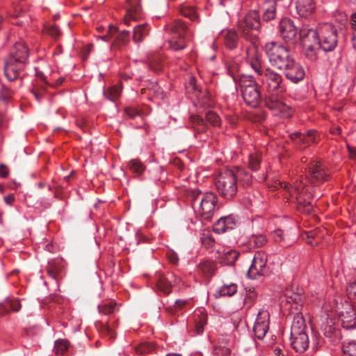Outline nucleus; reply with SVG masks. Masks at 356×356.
<instances>
[{
    "instance_id": "obj_1",
    "label": "nucleus",
    "mask_w": 356,
    "mask_h": 356,
    "mask_svg": "<svg viewBox=\"0 0 356 356\" xmlns=\"http://www.w3.org/2000/svg\"><path fill=\"white\" fill-rule=\"evenodd\" d=\"M29 59V49L23 42H16L5 60L4 74L10 82L17 81Z\"/></svg>"
},
{
    "instance_id": "obj_2",
    "label": "nucleus",
    "mask_w": 356,
    "mask_h": 356,
    "mask_svg": "<svg viewBox=\"0 0 356 356\" xmlns=\"http://www.w3.org/2000/svg\"><path fill=\"white\" fill-rule=\"evenodd\" d=\"M279 185L284 190V195L286 199L299 206H302L306 212H309L312 210L311 199L315 197V195L301 180H296L292 184L280 182Z\"/></svg>"
},
{
    "instance_id": "obj_3",
    "label": "nucleus",
    "mask_w": 356,
    "mask_h": 356,
    "mask_svg": "<svg viewBox=\"0 0 356 356\" xmlns=\"http://www.w3.org/2000/svg\"><path fill=\"white\" fill-rule=\"evenodd\" d=\"M337 28L332 23L320 24L315 29H311L308 35L314 39L323 51H333L338 43Z\"/></svg>"
},
{
    "instance_id": "obj_4",
    "label": "nucleus",
    "mask_w": 356,
    "mask_h": 356,
    "mask_svg": "<svg viewBox=\"0 0 356 356\" xmlns=\"http://www.w3.org/2000/svg\"><path fill=\"white\" fill-rule=\"evenodd\" d=\"M264 51L271 66L279 70L294 58L290 49L279 42H266Z\"/></svg>"
},
{
    "instance_id": "obj_5",
    "label": "nucleus",
    "mask_w": 356,
    "mask_h": 356,
    "mask_svg": "<svg viewBox=\"0 0 356 356\" xmlns=\"http://www.w3.org/2000/svg\"><path fill=\"white\" fill-rule=\"evenodd\" d=\"M216 188L220 195L226 200L235 196L238 184L234 170H227L221 172L216 181Z\"/></svg>"
},
{
    "instance_id": "obj_6",
    "label": "nucleus",
    "mask_w": 356,
    "mask_h": 356,
    "mask_svg": "<svg viewBox=\"0 0 356 356\" xmlns=\"http://www.w3.org/2000/svg\"><path fill=\"white\" fill-rule=\"evenodd\" d=\"M218 197L214 193H206L194 200L199 204V213L203 220H211L215 212Z\"/></svg>"
},
{
    "instance_id": "obj_7",
    "label": "nucleus",
    "mask_w": 356,
    "mask_h": 356,
    "mask_svg": "<svg viewBox=\"0 0 356 356\" xmlns=\"http://www.w3.org/2000/svg\"><path fill=\"white\" fill-rule=\"evenodd\" d=\"M339 317L342 327L346 330H353L356 334V312L354 307L348 301L337 305Z\"/></svg>"
},
{
    "instance_id": "obj_8",
    "label": "nucleus",
    "mask_w": 356,
    "mask_h": 356,
    "mask_svg": "<svg viewBox=\"0 0 356 356\" xmlns=\"http://www.w3.org/2000/svg\"><path fill=\"white\" fill-rule=\"evenodd\" d=\"M267 273V255L261 251L254 254L252 264L247 272L249 278L255 280Z\"/></svg>"
},
{
    "instance_id": "obj_9",
    "label": "nucleus",
    "mask_w": 356,
    "mask_h": 356,
    "mask_svg": "<svg viewBox=\"0 0 356 356\" xmlns=\"http://www.w3.org/2000/svg\"><path fill=\"white\" fill-rule=\"evenodd\" d=\"M239 29L245 36L249 31H259L261 27V13L257 10H251L248 12L243 19L239 22Z\"/></svg>"
},
{
    "instance_id": "obj_10",
    "label": "nucleus",
    "mask_w": 356,
    "mask_h": 356,
    "mask_svg": "<svg viewBox=\"0 0 356 356\" xmlns=\"http://www.w3.org/2000/svg\"><path fill=\"white\" fill-rule=\"evenodd\" d=\"M261 77L262 82L268 92H275L282 89V76L270 67L264 68Z\"/></svg>"
},
{
    "instance_id": "obj_11",
    "label": "nucleus",
    "mask_w": 356,
    "mask_h": 356,
    "mask_svg": "<svg viewBox=\"0 0 356 356\" xmlns=\"http://www.w3.org/2000/svg\"><path fill=\"white\" fill-rule=\"evenodd\" d=\"M279 31L282 38L289 43H295L298 38V29L290 18H283L279 24Z\"/></svg>"
},
{
    "instance_id": "obj_12",
    "label": "nucleus",
    "mask_w": 356,
    "mask_h": 356,
    "mask_svg": "<svg viewBox=\"0 0 356 356\" xmlns=\"http://www.w3.org/2000/svg\"><path fill=\"white\" fill-rule=\"evenodd\" d=\"M281 70L283 71L286 78L293 83L302 81L305 75L302 66L296 62L294 58Z\"/></svg>"
},
{
    "instance_id": "obj_13",
    "label": "nucleus",
    "mask_w": 356,
    "mask_h": 356,
    "mask_svg": "<svg viewBox=\"0 0 356 356\" xmlns=\"http://www.w3.org/2000/svg\"><path fill=\"white\" fill-rule=\"evenodd\" d=\"M270 315L267 310L261 309L257 314L253 327V332L256 337L262 339L269 329Z\"/></svg>"
},
{
    "instance_id": "obj_14",
    "label": "nucleus",
    "mask_w": 356,
    "mask_h": 356,
    "mask_svg": "<svg viewBox=\"0 0 356 356\" xmlns=\"http://www.w3.org/2000/svg\"><path fill=\"white\" fill-rule=\"evenodd\" d=\"M316 8L314 0H296L295 2L296 14L300 18H309L315 12Z\"/></svg>"
},
{
    "instance_id": "obj_15",
    "label": "nucleus",
    "mask_w": 356,
    "mask_h": 356,
    "mask_svg": "<svg viewBox=\"0 0 356 356\" xmlns=\"http://www.w3.org/2000/svg\"><path fill=\"white\" fill-rule=\"evenodd\" d=\"M241 94L245 103L252 108L258 106L261 101V93L259 86H251L241 90Z\"/></svg>"
},
{
    "instance_id": "obj_16",
    "label": "nucleus",
    "mask_w": 356,
    "mask_h": 356,
    "mask_svg": "<svg viewBox=\"0 0 356 356\" xmlns=\"http://www.w3.org/2000/svg\"><path fill=\"white\" fill-rule=\"evenodd\" d=\"M291 346L296 352L302 353L309 347V340L307 332L291 334Z\"/></svg>"
},
{
    "instance_id": "obj_17",
    "label": "nucleus",
    "mask_w": 356,
    "mask_h": 356,
    "mask_svg": "<svg viewBox=\"0 0 356 356\" xmlns=\"http://www.w3.org/2000/svg\"><path fill=\"white\" fill-rule=\"evenodd\" d=\"M236 226V218L232 215L220 218L213 225L215 233L222 234L233 229Z\"/></svg>"
},
{
    "instance_id": "obj_18",
    "label": "nucleus",
    "mask_w": 356,
    "mask_h": 356,
    "mask_svg": "<svg viewBox=\"0 0 356 356\" xmlns=\"http://www.w3.org/2000/svg\"><path fill=\"white\" fill-rule=\"evenodd\" d=\"M263 22H270L277 15V3L275 0H266L260 7Z\"/></svg>"
},
{
    "instance_id": "obj_19",
    "label": "nucleus",
    "mask_w": 356,
    "mask_h": 356,
    "mask_svg": "<svg viewBox=\"0 0 356 356\" xmlns=\"http://www.w3.org/2000/svg\"><path fill=\"white\" fill-rule=\"evenodd\" d=\"M265 104L271 111H288L291 108L285 99L277 96H272L266 99Z\"/></svg>"
},
{
    "instance_id": "obj_20",
    "label": "nucleus",
    "mask_w": 356,
    "mask_h": 356,
    "mask_svg": "<svg viewBox=\"0 0 356 356\" xmlns=\"http://www.w3.org/2000/svg\"><path fill=\"white\" fill-rule=\"evenodd\" d=\"M192 320L195 325L196 332L200 334L204 331V327L207 322V315L204 308H198L193 312Z\"/></svg>"
},
{
    "instance_id": "obj_21",
    "label": "nucleus",
    "mask_w": 356,
    "mask_h": 356,
    "mask_svg": "<svg viewBox=\"0 0 356 356\" xmlns=\"http://www.w3.org/2000/svg\"><path fill=\"white\" fill-rule=\"evenodd\" d=\"M309 170L311 177L317 181H324L327 177V174L318 161H313L309 168Z\"/></svg>"
},
{
    "instance_id": "obj_22",
    "label": "nucleus",
    "mask_w": 356,
    "mask_h": 356,
    "mask_svg": "<svg viewBox=\"0 0 356 356\" xmlns=\"http://www.w3.org/2000/svg\"><path fill=\"white\" fill-rule=\"evenodd\" d=\"M14 92V89L7 87L4 85L1 86L0 90V110L9 108L11 96Z\"/></svg>"
},
{
    "instance_id": "obj_23",
    "label": "nucleus",
    "mask_w": 356,
    "mask_h": 356,
    "mask_svg": "<svg viewBox=\"0 0 356 356\" xmlns=\"http://www.w3.org/2000/svg\"><path fill=\"white\" fill-rule=\"evenodd\" d=\"M321 330L324 335L331 340L334 341V339L339 338L340 333L339 330L334 327L332 321L328 318H325V322L321 325Z\"/></svg>"
},
{
    "instance_id": "obj_24",
    "label": "nucleus",
    "mask_w": 356,
    "mask_h": 356,
    "mask_svg": "<svg viewBox=\"0 0 356 356\" xmlns=\"http://www.w3.org/2000/svg\"><path fill=\"white\" fill-rule=\"evenodd\" d=\"M306 324L305 318L301 313H297L294 316L291 327V334H297L299 332L306 331Z\"/></svg>"
},
{
    "instance_id": "obj_25",
    "label": "nucleus",
    "mask_w": 356,
    "mask_h": 356,
    "mask_svg": "<svg viewBox=\"0 0 356 356\" xmlns=\"http://www.w3.org/2000/svg\"><path fill=\"white\" fill-rule=\"evenodd\" d=\"M224 44L230 50L235 49L238 45V36L234 29H228L223 34Z\"/></svg>"
},
{
    "instance_id": "obj_26",
    "label": "nucleus",
    "mask_w": 356,
    "mask_h": 356,
    "mask_svg": "<svg viewBox=\"0 0 356 356\" xmlns=\"http://www.w3.org/2000/svg\"><path fill=\"white\" fill-rule=\"evenodd\" d=\"M149 29L147 23L138 24L134 26L133 40L136 42H142L143 38L149 34Z\"/></svg>"
},
{
    "instance_id": "obj_27",
    "label": "nucleus",
    "mask_w": 356,
    "mask_h": 356,
    "mask_svg": "<svg viewBox=\"0 0 356 356\" xmlns=\"http://www.w3.org/2000/svg\"><path fill=\"white\" fill-rule=\"evenodd\" d=\"M315 133V130H309L307 133V135H302L300 132L296 131L291 134V138L292 139H296L300 138V140L304 144L309 145L311 143H315L316 142Z\"/></svg>"
},
{
    "instance_id": "obj_28",
    "label": "nucleus",
    "mask_w": 356,
    "mask_h": 356,
    "mask_svg": "<svg viewBox=\"0 0 356 356\" xmlns=\"http://www.w3.org/2000/svg\"><path fill=\"white\" fill-rule=\"evenodd\" d=\"M234 175L236 177V181L243 186H249L252 182V176L248 172L243 168H236L234 171Z\"/></svg>"
},
{
    "instance_id": "obj_29",
    "label": "nucleus",
    "mask_w": 356,
    "mask_h": 356,
    "mask_svg": "<svg viewBox=\"0 0 356 356\" xmlns=\"http://www.w3.org/2000/svg\"><path fill=\"white\" fill-rule=\"evenodd\" d=\"M122 89L118 86H113L106 90L104 91V96L109 102L116 106V101L121 95Z\"/></svg>"
},
{
    "instance_id": "obj_30",
    "label": "nucleus",
    "mask_w": 356,
    "mask_h": 356,
    "mask_svg": "<svg viewBox=\"0 0 356 356\" xmlns=\"http://www.w3.org/2000/svg\"><path fill=\"white\" fill-rule=\"evenodd\" d=\"M267 243V238L263 234H252L248 238L249 245L254 248H259Z\"/></svg>"
},
{
    "instance_id": "obj_31",
    "label": "nucleus",
    "mask_w": 356,
    "mask_h": 356,
    "mask_svg": "<svg viewBox=\"0 0 356 356\" xmlns=\"http://www.w3.org/2000/svg\"><path fill=\"white\" fill-rule=\"evenodd\" d=\"M237 285L234 283L229 284H223L218 291H216V297L218 296H232L237 292Z\"/></svg>"
},
{
    "instance_id": "obj_32",
    "label": "nucleus",
    "mask_w": 356,
    "mask_h": 356,
    "mask_svg": "<svg viewBox=\"0 0 356 356\" xmlns=\"http://www.w3.org/2000/svg\"><path fill=\"white\" fill-rule=\"evenodd\" d=\"M99 312L104 315H110L118 310L116 303L113 300H108L98 306Z\"/></svg>"
},
{
    "instance_id": "obj_33",
    "label": "nucleus",
    "mask_w": 356,
    "mask_h": 356,
    "mask_svg": "<svg viewBox=\"0 0 356 356\" xmlns=\"http://www.w3.org/2000/svg\"><path fill=\"white\" fill-rule=\"evenodd\" d=\"M261 56L257 54L252 57H250L248 60L251 68L260 76H261L264 71V69L261 66Z\"/></svg>"
},
{
    "instance_id": "obj_34",
    "label": "nucleus",
    "mask_w": 356,
    "mask_h": 356,
    "mask_svg": "<svg viewBox=\"0 0 356 356\" xmlns=\"http://www.w3.org/2000/svg\"><path fill=\"white\" fill-rule=\"evenodd\" d=\"M271 237L276 243H285L286 245H289L293 242V239L291 240L288 235L280 229H277L271 232Z\"/></svg>"
},
{
    "instance_id": "obj_35",
    "label": "nucleus",
    "mask_w": 356,
    "mask_h": 356,
    "mask_svg": "<svg viewBox=\"0 0 356 356\" xmlns=\"http://www.w3.org/2000/svg\"><path fill=\"white\" fill-rule=\"evenodd\" d=\"M241 90L250 88L251 86H258L253 76L249 74H241L238 82Z\"/></svg>"
},
{
    "instance_id": "obj_36",
    "label": "nucleus",
    "mask_w": 356,
    "mask_h": 356,
    "mask_svg": "<svg viewBox=\"0 0 356 356\" xmlns=\"http://www.w3.org/2000/svg\"><path fill=\"white\" fill-rule=\"evenodd\" d=\"M343 356H356V340H348L343 343Z\"/></svg>"
},
{
    "instance_id": "obj_37",
    "label": "nucleus",
    "mask_w": 356,
    "mask_h": 356,
    "mask_svg": "<svg viewBox=\"0 0 356 356\" xmlns=\"http://www.w3.org/2000/svg\"><path fill=\"white\" fill-rule=\"evenodd\" d=\"M129 169L134 173L142 175L145 170L144 164L138 159H133L128 163Z\"/></svg>"
},
{
    "instance_id": "obj_38",
    "label": "nucleus",
    "mask_w": 356,
    "mask_h": 356,
    "mask_svg": "<svg viewBox=\"0 0 356 356\" xmlns=\"http://www.w3.org/2000/svg\"><path fill=\"white\" fill-rule=\"evenodd\" d=\"M350 29L352 33L351 42L353 47L356 50V11L350 15L349 19Z\"/></svg>"
},
{
    "instance_id": "obj_39",
    "label": "nucleus",
    "mask_w": 356,
    "mask_h": 356,
    "mask_svg": "<svg viewBox=\"0 0 356 356\" xmlns=\"http://www.w3.org/2000/svg\"><path fill=\"white\" fill-rule=\"evenodd\" d=\"M346 291L349 300L356 305V281L350 282L348 284Z\"/></svg>"
},
{
    "instance_id": "obj_40",
    "label": "nucleus",
    "mask_w": 356,
    "mask_h": 356,
    "mask_svg": "<svg viewBox=\"0 0 356 356\" xmlns=\"http://www.w3.org/2000/svg\"><path fill=\"white\" fill-rule=\"evenodd\" d=\"M200 104L204 109H210L213 107L214 101L212 99L211 95L209 92H207L203 94Z\"/></svg>"
},
{
    "instance_id": "obj_41",
    "label": "nucleus",
    "mask_w": 356,
    "mask_h": 356,
    "mask_svg": "<svg viewBox=\"0 0 356 356\" xmlns=\"http://www.w3.org/2000/svg\"><path fill=\"white\" fill-rule=\"evenodd\" d=\"M69 347V342L65 339H58L55 341L54 348L58 354H63Z\"/></svg>"
},
{
    "instance_id": "obj_42",
    "label": "nucleus",
    "mask_w": 356,
    "mask_h": 356,
    "mask_svg": "<svg viewBox=\"0 0 356 356\" xmlns=\"http://www.w3.org/2000/svg\"><path fill=\"white\" fill-rule=\"evenodd\" d=\"M159 289L165 294L171 292V284L170 282L165 277H161L158 282Z\"/></svg>"
},
{
    "instance_id": "obj_43",
    "label": "nucleus",
    "mask_w": 356,
    "mask_h": 356,
    "mask_svg": "<svg viewBox=\"0 0 356 356\" xmlns=\"http://www.w3.org/2000/svg\"><path fill=\"white\" fill-rule=\"evenodd\" d=\"M179 11L181 15L188 17L191 19H194L196 17V12L192 7L184 5L180 8Z\"/></svg>"
},
{
    "instance_id": "obj_44",
    "label": "nucleus",
    "mask_w": 356,
    "mask_h": 356,
    "mask_svg": "<svg viewBox=\"0 0 356 356\" xmlns=\"http://www.w3.org/2000/svg\"><path fill=\"white\" fill-rule=\"evenodd\" d=\"M261 159L257 154H250L249 156V166L252 170H257L259 167Z\"/></svg>"
},
{
    "instance_id": "obj_45",
    "label": "nucleus",
    "mask_w": 356,
    "mask_h": 356,
    "mask_svg": "<svg viewBox=\"0 0 356 356\" xmlns=\"http://www.w3.org/2000/svg\"><path fill=\"white\" fill-rule=\"evenodd\" d=\"M30 92L33 95L38 104H41L47 99V97L44 96V92L43 90H38L37 88H31L30 89Z\"/></svg>"
},
{
    "instance_id": "obj_46",
    "label": "nucleus",
    "mask_w": 356,
    "mask_h": 356,
    "mask_svg": "<svg viewBox=\"0 0 356 356\" xmlns=\"http://www.w3.org/2000/svg\"><path fill=\"white\" fill-rule=\"evenodd\" d=\"M46 31L56 39L58 38L62 34L59 27L56 24H52L47 27Z\"/></svg>"
},
{
    "instance_id": "obj_47",
    "label": "nucleus",
    "mask_w": 356,
    "mask_h": 356,
    "mask_svg": "<svg viewBox=\"0 0 356 356\" xmlns=\"http://www.w3.org/2000/svg\"><path fill=\"white\" fill-rule=\"evenodd\" d=\"M238 256V252L236 250H230L227 252L225 254V259L227 260V264L232 265L234 264Z\"/></svg>"
},
{
    "instance_id": "obj_48",
    "label": "nucleus",
    "mask_w": 356,
    "mask_h": 356,
    "mask_svg": "<svg viewBox=\"0 0 356 356\" xmlns=\"http://www.w3.org/2000/svg\"><path fill=\"white\" fill-rule=\"evenodd\" d=\"M205 117L208 120L211 121L214 126L220 124V118L216 113H205Z\"/></svg>"
},
{
    "instance_id": "obj_49",
    "label": "nucleus",
    "mask_w": 356,
    "mask_h": 356,
    "mask_svg": "<svg viewBox=\"0 0 356 356\" xmlns=\"http://www.w3.org/2000/svg\"><path fill=\"white\" fill-rule=\"evenodd\" d=\"M289 302H293L296 305V309H298V305H302V296L299 295V294H293L292 296H289L288 297V300H287Z\"/></svg>"
},
{
    "instance_id": "obj_50",
    "label": "nucleus",
    "mask_w": 356,
    "mask_h": 356,
    "mask_svg": "<svg viewBox=\"0 0 356 356\" xmlns=\"http://www.w3.org/2000/svg\"><path fill=\"white\" fill-rule=\"evenodd\" d=\"M188 87L190 88H191V90L194 92H197V95L198 94L202 93L201 90L200 89L199 86L197 84V80H196L195 77L193 76H191L190 77V79H189V81H188Z\"/></svg>"
},
{
    "instance_id": "obj_51",
    "label": "nucleus",
    "mask_w": 356,
    "mask_h": 356,
    "mask_svg": "<svg viewBox=\"0 0 356 356\" xmlns=\"http://www.w3.org/2000/svg\"><path fill=\"white\" fill-rule=\"evenodd\" d=\"M307 242L312 245H317L319 243V241L316 232H310L308 234V240Z\"/></svg>"
},
{
    "instance_id": "obj_52",
    "label": "nucleus",
    "mask_w": 356,
    "mask_h": 356,
    "mask_svg": "<svg viewBox=\"0 0 356 356\" xmlns=\"http://www.w3.org/2000/svg\"><path fill=\"white\" fill-rule=\"evenodd\" d=\"M170 47L172 50L179 51L184 49L186 47V45L184 43L178 44L176 42H170Z\"/></svg>"
},
{
    "instance_id": "obj_53",
    "label": "nucleus",
    "mask_w": 356,
    "mask_h": 356,
    "mask_svg": "<svg viewBox=\"0 0 356 356\" xmlns=\"http://www.w3.org/2000/svg\"><path fill=\"white\" fill-rule=\"evenodd\" d=\"M8 175V168L3 165H0V177L5 178Z\"/></svg>"
},
{
    "instance_id": "obj_54",
    "label": "nucleus",
    "mask_w": 356,
    "mask_h": 356,
    "mask_svg": "<svg viewBox=\"0 0 356 356\" xmlns=\"http://www.w3.org/2000/svg\"><path fill=\"white\" fill-rule=\"evenodd\" d=\"M4 202L8 205H12L15 200V196L13 195H9L3 197Z\"/></svg>"
},
{
    "instance_id": "obj_55",
    "label": "nucleus",
    "mask_w": 356,
    "mask_h": 356,
    "mask_svg": "<svg viewBox=\"0 0 356 356\" xmlns=\"http://www.w3.org/2000/svg\"><path fill=\"white\" fill-rule=\"evenodd\" d=\"M186 300H177L175 302V307L177 309H181L184 305H185L187 303Z\"/></svg>"
},
{
    "instance_id": "obj_56",
    "label": "nucleus",
    "mask_w": 356,
    "mask_h": 356,
    "mask_svg": "<svg viewBox=\"0 0 356 356\" xmlns=\"http://www.w3.org/2000/svg\"><path fill=\"white\" fill-rule=\"evenodd\" d=\"M47 86L44 83H42L39 86H34L33 88H37L38 90H43L44 92V96L47 97Z\"/></svg>"
},
{
    "instance_id": "obj_57",
    "label": "nucleus",
    "mask_w": 356,
    "mask_h": 356,
    "mask_svg": "<svg viewBox=\"0 0 356 356\" xmlns=\"http://www.w3.org/2000/svg\"><path fill=\"white\" fill-rule=\"evenodd\" d=\"M159 1L163 8V14H165L167 12L168 1V0H159Z\"/></svg>"
},
{
    "instance_id": "obj_58",
    "label": "nucleus",
    "mask_w": 356,
    "mask_h": 356,
    "mask_svg": "<svg viewBox=\"0 0 356 356\" xmlns=\"http://www.w3.org/2000/svg\"><path fill=\"white\" fill-rule=\"evenodd\" d=\"M274 353L275 356H284L282 350L279 347H275L274 348Z\"/></svg>"
},
{
    "instance_id": "obj_59",
    "label": "nucleus",
    "mask_w": 356,
    "mask_h": 356,
    "mask_svg": "<svg viewBox=\"0 0 356 356\" xmlns=\"http://www.w3.org/2000/svg\"><path fill=\"white\" fill-rule=\"evenodd\" d=\"M136 351L138 354H143V353H145V349L144 346H140L139 347H137L136 348Z\"/></svg>"
},
{
    "instance_id": "obj_60",
    "label": "nucleus",
    "mask_w": 356,
    "mask_h": 356,
    "mask_svg": "<svg viewBox=\"0 0 356 356\" xmlns=\"http://www.w3.org/2000/svg\"><path fill=\"white\" fill-rule=\"evenodd\" d=\"M35 75L38 77L43 78V72L39 70L38 67H35Z\"/></svg>"
},
{
    "instance_id": "obj_61",
    "label": "nucleus",
    "mask_w": 356,
    "mask_h": 356,
    "mask_svg": "<svg viewBox=\"0 0 356 356\" xmlns=\"http://www.w3.org/2000/svg\"><path fill=\"white\" fill-rule=\"evenodd\" d=\"M132 16L130 13L127 14L124 17V22L127 24H129L130 20L131 19Z\"/></svg>"
},
{
    "instance_id": "obj_62",
    "label": "nucleus",
    "mask_w": 356,
    "mask_h": 356,
    "mask_svg": "<svg viewBox=\"0 0 356 356\" xmlns=\"http://www.w3.org/2000/svg\"><path fill=\"white\" fill-rule=\"evenodd\" d=\"M340 132H341V129L339 127L334 128L332 130V133L334 134H340Z\"/></svg>"
},
{
    "instance_id": "obj_63",
    "label": "nucleus",
    "mask_w": 356,
    "mask_h": 356,
    "mask_svg": "<svg viewBox=\"0 0 356 356\" xmlns=\"http://www.w3.org/2000/svg\"><path fill=\"white\" fill-rule=\"evenodd\" d=\"M59 18H60V14H59V13H56V14H55V15L53 16V19H54V20H56V19H59Z\"/></svg>"
},
{
    "instance_id": "obj_64",
    "label": "nucleus",
    "mask_w": 356,
    "mask_h": 356,
    "mask_svg": "<svg viewBox=\"0 0 356 356\" xmlns=\"http://www.w3.org/2000/svg\"><path fill=\"white\" fill-rule=\"evenodd\" d=\"M168 356H181V355L179 353H172V354H169Z\"/></svg>"
}]
</instances>
